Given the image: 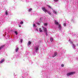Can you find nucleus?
Here are the masks:
<instances>
[{"mask_svg": "<svg viewBox=\"0 0 78 78\" xmlns=\"http://www.w3.org/2000/svg\"><path fill=\"white\" fill-rule=\"evenodd\" d=\"M74 74H75V72L69 73H68L66 75L67 76H70V75H73Z\"/></svg>", "mask_w": 78, "mask_h": 78, "instance_id": "nucleus-1", "label": "nucleus"}, {"mask_svg": "<svg viewBox=\"0 0 78 78\" xmlns=\"http://www.w3.org/2000/svg\"><path fill=\"white\" fill-rule=\"evenodd\" d=\"M42 27L43 28V30H44L45 33L47 32V28L44 27L43 26H42Z\"/></svg>", "mask_w": 78, "mask_h": 78, "instance_id": "nucleus-2", "label": "nucleus"}, {"mask_svg": "<svg viewBox=\"0 0 78 78\" xmlns=\"http://www.w3.org/2000/svg\"><path fill=\"white\" fill-rule=\"evenodd\" d=\"M42 9L43 11L46 13V12H47V10L46 9H45V7H42Z\"/></svg>", "mask_w": 78, "mask_h": 78, "instance_id": "nucleus-3", "label": "nucleus"}, {"mask_svg": "<svg viewBox=\"0 0 78 78\" xmlns=\"http://www.w3.org/2000/svg\"><path fill=\"white\" fill-rule=\"evenodd\" d=\"M57 54H58L57 53V52H55L54 53V55L52 56L53 58H54V57H55V56H56V55H57Z\"/></svg>", "mask_w": 78, "mask_h": 78, "instance_id": "nucleus-4", "label": "nucleus"}, {"mask_svg": "<svg viewBox=\"0 0 78 78\" xmlns=\"http://www.w3.org/2000/svg\"><path fill=\"white\" fill-rule=\"evenodd\" d=\"M54 22L56 25H59V23H58V22H57L56 20H55Z\"/></svg>", "mask_w": 78, "mask_h": 78, "instance_id": "nucleus-5", "label": "nucleus"}, {"mask_svg": "<svg viewBox=\"0 0 78 78\" xmlns=\"http://www.w3.org/2000/svg\"><path fill=\"white\" fill-rule=\"evenodd\" d=\"M4 58L2 59L1 61L0 62V64H2V63H3V61H4Z\"/></svg>", "mask_w": 78, "mask_h": 78, "instance_id": "nucleus-6", "label": "nucleus"}, {"mask_svg": "<svg viewBox=\"0 0 78 78\" xmlns=\"http://www.w3.org/2000/svg\"><path fill=\"white\" fill-rule=\"evenodd\" d=\"M4 47H5V45H2V46H1V47H0V50L2 49V48H3Z\"/></svg>", "mask_w": 78, "mask_h": 78, "instance_id": "nucleus-7", "label": "nucleus"}, {"mask_svg": "<svg viewBox=\"0 0 78 78\" xmlns=\"http://www.w3.org/2000/svg\"><path fill=\"white\" fill-rule=\"evenodd\" d=\"M50 41H51V42H53V39L52 38H50Z\"/></svg>", "mask_w": 78, "mask_h": 78, "instance_id": "nucleus-8", "label": "nucleus"}, {"mask_svg": "<svg viewBox=\"0 0 78 78\" xmlns=\"http://www.w3.org/2000/svg\"><path fill=\"white\" fill-rule=\"evenodd\" d=\"M38 50H39V48L37 47L36 48V51H37Z\"/></svg>", "mask_w": 78, "mask_h": 78, "instance_id": "nucleus-9", "label": "nucleus"}, {"mask_svg": "<svg viewBox=\"0 0 78 78\" xmlns=\"http://www.w3.org/2000/svg\"><path fill=\"white\" fill-rule=\"evenodd\" d=\"M19 48H17L16 49L15 51H16V52H17V51H18V50H19Z\"/></svg>", "mask_w": 78, "mask_h": 78, "instance_id": "nucleus-10", "label": "nucleus"}, {"mask_svg": "<svg viewBox=\"0 0 78 78\" xmlns=\"http://www.w3.org/2000/svg\"><path fill=\"white\" fill-rule=\"evenodd\" d=\"M31 44V41H29L28 42V45H30V44Z\"/></svg>", "mask_w": 78, "mask_h": 78, "instance_id": "nucleus-11", "label": "nucleus"}, {"mask_svg": "<svg viewBox=\"0 0 78 78\" xmlns=\"http://www.w3.org/2000/svg\"><path fill=\"white\" fill-rule=\"evenodd\" d=\"M47 12L48 13V14H49V15H51V12H48L47 11Z\"/></svg>", "mask_w": 78, "mask_h": 78, "instance_id": "nucleus-12", "label": "nucleus"}, {"mask_svg": "<svg viewBox=\"0 0 78 78\" xmlns=\"http://www.w3.org/2000/svg\"><path fill=\"white\" fill-rule=\"evenodd\" d=\"M53 13H54V14H57V12H56V11L55 10L53 11Z\"/></svg>", "mask_w": 78, "mask_h": 78, "instance_id": "nucleus-13", "label": "nucleus"}, {"mask_svg": "<svg viewBox=\"0 0 78 78\" xmlns=\"http://www.w3.org/2000/svg\"><path fill=\"white\" fill-rule=\"evenodd\" d=\"M39 31H40V32H42V29H41V28H39Z\"/></svg>", "mask_w": 78, "mask_h": 78, "instance_id": "nucleus-14", "label": "nucleus"}, {"mask_svg": "<svg viewBox=\"0 0 78 78\" xmlns=\"http://www.w3.org/2000/svg\"><path fill=\"white\" fill-rule=\"evenodd\" d=\"M58 28H59L60 30L61 29V25L60 24H58Z\"/></svg>", "mask_w": 78, "mask_h": 78, "instance_id": "nucleus-15", "label": "nucleus"}, {"mask_svg": "<svg viewBox=\"0 0 78 78\" xmlns=\"http://www.w3.org/2000/svg\"><path fill=\"white\" fill-rule=\"evenodd\" d=\"M33 27H36V25H35V24H33Z\"/></svg>", "mask_w": 78, "mask_h": 78, "instance_id": "nucleus-16", "label": "nucleus"}, {"mask_svg": "<svg viewBox=\"0 0 78 78\" xmlns=\"http://www.w3.org/2000/svg\"><path fill=\"white\" fill-rule=\"evenodd\" d=\"M5 14L6 15V16H7L8 15V12L7 11H6L5 12Z\"/></svg>", "mask_w": 78, "mask_h": 78, "instance_id": "nucleus-17", "label": "nucleus"}, {"mask_svg": "<svg viewBox=\"0 0 78 78\" xmlns=\"http://www.w3.org/2000/svg\"><path fill=\"white\" fill-rule=\"evenodd\" d=\"M15 33L16 34V35H17V34H18V33L16 31L15 32Z\"/></svg>", "mask_w": 78, "mask_h": 78, "instance_id": "nucleus-18", "label": "nucleus"}, {"mask_svg": "<svg viewBox=\"0 0 78 78\" xmlns=\"http://www.w3.org/2000/svg\"><path fill=\"white\" fill-rule=\"evenodd\" d=\"M32 10V9H29V12H30V11H31Z\"/></svg>", "mask_w": 78, "mask_h": 78, "instance_id": "nucleus-19", "label": "nucleus"}, {"mask_svg": "<svg viewBox=\"0 0 78 78\" xmlns=\"http://www.w3.org/2000/svg\"><path fill=\"white\" fill-rule=\"evenodd\" d=\"M47 23H45L44 24V25H45V26H47Z\"/></svg>", "mask_w": 78, "mask_h": 78, "instance_id": "nucleus-20", "label": "nucleus"}, {"mask_svg": "<svg viewBox=\"0 0 78 78\" xmlns=\"http://www.w3.org/2000/svg\"><path fill=\"white\" fill-rule=\"evenodd\" d=\"M23 21H21L20 23V24H23Z\"/></svg>", "mask_w": 78, "mask_h": 78, "instance_id": "nucleus-21", "label": "nucleus"}, {"mask_svg": "<svg viewBox=\"0 0 78 78\" xmlns=\"http://www.w3.org/2000/svg\"><path fill=\"white\" fill-rule=\"evenodd\" d=\"M54 2H58L59 0H53Z\"/></svg>", "mask_w": 78, "mask_h": 78, "instance_id": "nucleus-22", "label": "nucleus"}, {"mask_svg": "<svg viewBox=\"0 0 78 78\" xmlns=\"http://www.w3.org/2000/svg\"><path fill=\"white\" fill-rule=\"evenodd\" d=\"M48 8H51V7H50V6L49 5H48Z\"/></svg>", "mask_w": 78, "mask_h": 78, "instance_id": "nucleus-23", "label": "nucleus"}, {"mask_svg": "<svg viewBox=\"0 0 78 78\" xmlns=\"http://www.w3.org/2000/svg\"><path fill=\"white\" fill-rule=\"evenodd\" d=\"M20 41H21V42L22 43V41H23V40L21 39L20 40Z\"/></svg>", "mask_w": 78, "mask_h": 78, "instance_id": "nucleus-24", "label": "nucleus"}, {"mask_svg": "<svg viewBox=\"0 0 78 78\" xmlns=\"http://www.w3.org/2000/svg\"><path fill=\"white\" fill-rule=\"evenodd\" d=\"M61 66L62 67H64V64H62Z\"/></svg>", "mask_w": 78, "mask_h": 78, "instance_id": "nucleus-25", "label": "nucleus"}, {"mask_svg": "<svg viewBox=\"0 0 78 78\" xmlns=\"http://www.w3.org/2000/svg\"><path fill=\"white\" fill-rule=\"evenodd\" d=\"M45 33H46V35H47H47H48V34H47V32H45Z\"/></svg>", "mask_w": 78, "mask_h": 78, "instance_id": "nucleus-26", "label": "nucleus"}, {"mask_svg": "<svg viewBox=\"0 0 78 78\" xmlns=\"http://www.w3.org/2000/svg\"><path fill=\"white\" fill-rule=\"evenodd\" d=\"M63 25H64V27H65V26H66V24L65 23V24H64Z\"/></svg>", "mask_w": 78, "mask_h": 78, "instance_id": "nucleus-27", "label": "nucleus"}, {"mask_svg": "<svg viewBox=\"0 0 78 78\" xmlns=\"http://www.w3.org/2000/svg\"><path fill=\"white\" fill-rule=\"evenodd\" d=\"M37 25H40V24L39 23H37Z\"/></svg>", "mask_w": 78, "mask_h": 78, "instance_id": "nucleus-28", "label": "nucleus"}, {"mask_svg": "<svg viewBox=\"0 0 78 78\" xmlns=\"http://www.w3.org/2000/svg\"><path fill=\"white\" fill-rule=\"evenodd\" d=\"M36 30L37 31H38V29H36Z\"/></svg>", "mask_w": 78, "mask_h": 78, "instance_id": "nucleus-29", "label": "nucleus"}, {"mask_svg": "<svg viewBox=\"0 0 78 78\" xmlns=\"http://www.w3.org/2000/svg\"><path fill=\"white\" fill-rule=\"evenodd\" d=\"M19 27H21V26H19Z\"/></svg>", "mask_w": 78, "mask_h": 78, "instance_id": "nucleus-30", "label": "nucleus"}]
</instances>
